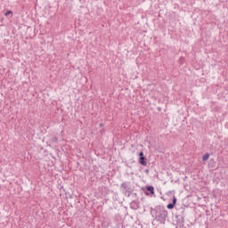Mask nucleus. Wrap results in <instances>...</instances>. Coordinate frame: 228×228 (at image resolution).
Here are the masks:
<instances>
[{"label":"nucleus","instance_id":"obj_1","mask_svg":"<svg viewBox=\"0 0 228 228\" xmlns=\"http://www.w3.org/2000/svg\"><path fill=\"white\" fill-rule=\"evenodd\" d=\"M155 213V220L159 224H165L167 217L168 216V211L165 209L163 206H157L153 209Z\"/></svg>","mask_w":228,"mask_h":228},{"label":"nucleus","instance_id":"obj_2","mask_svg":"<svg viewBox=\"0 0 228 228\" xmlns=\"http://www.w3.org/2000/svg\"><path fill=\"white\" fill-rule=\"evenodd\" d=\"M120 190L126 197H131L133 190L131 189V182H123L120 185Z\"/></svg>","mask_w":228,"mask_h":228},{"label":"nucleus","instance_id":"obj_3","mask_svg":"<svg viewBox=\"0 0 228 228\" xmlns=\"http://www.w3.org/2000/svg\"><path fill=\"white\" fill-rule=\"evenodd\" d=\"M139 163L142 165V167H147V161H145V156L143 155V151L139 152Z\"/></svg>","mask_w":228,"mask_h":228},{"label":"nucleus","instance_id":"obj_4","mask_svg":"<svg viewBox=\"0 0 228 228\" xmlns=\"http://www.w3.org/2000/svg\"><path fill=\"white\" fill-rule=\"evenodd\" d=\"M175 204H177V198H175V196H173V202L167 204V209H174V208H175Z\"/></svg>","mask_w":228,"mask_h":228},{"label":"nucleus","instance_id":"obj_5","mask_svg":"<svg viewBox=\"0 0 228 228\" xmlns=\"http://www.w3.org/2000/svg\"><path fill=\"white\" fill-rule=\"evenodd\" d=\"M130 208H131V209H140V202H138V201H132L131 203H130Z\"/></svg>","mask_w":228,"mask_h":228},{"label":"nucleus","instance_id":"obj_6","mask_svg":"<svg viewBox=\"0 0 228 228\" xmlns=\"http://www.w3.org/2000/svg\"><path fill=\"white\" fill-rule=\"evenodd\" d=\"M176 223L180 228L184 227V217L178 218Z\"/></svg>","mask_w":228,"mask_h":228},{"label":"nucleus","instance_id":"obj_7","mask_svg":"<svg viewBox=\"0 0 228 228\" xmlns=\"http://www.w3.org/2000/svg\"><path fill=\"white\" fill-rule=\"evenodd\" d=\"M146 190H147V191H150V193L151 195H154V187L153 186L149 185L146 187Z\"/></svg>","mask_w":228,"mask_h":228},{"label":"nucleus","instance_id":"obj_8","mask_svg":"<svg viewBox=\"0 0 228 228\" xmlns=\"http://www.w3.org/2000/svg\"><path fill=\"white\" fill-rule=\"evenodd\" d=\"M209 159V153H206L203 157H202V161H208Z\"/></svg>","mask_w":228,"mask_h":228},{"label":"nucleus","instance_id":"obj_9","mask_svg":"<svg viewBox=\"0 0 228 228\" xmlns=\"http://www.w3.org/2000/svg\"><path fill=\"white\" fill-rule=\"evenodd\" d=\"M51 142H53V143H58V137L56 136L52 137Z\"/></svg>","mask_w":228,"mask_h":228},{"label":"nucleus","instance_id":"obj_10","mask_svg":"<svg viewBox=\"0 0 228 228\" xmlns=\"http://www.w3.org/2000/svg\"><path fill=\"white\" fill-rule=\"evenodd\" d=\"M13 13L12 11H8L4 13L5 17H8V15Z\"/></svg>","mask_w":228,"mask_h":228},{"label":"nucleus","instance_id":"obj_11","mask_svg":"<svg viewBox=\"0 0 228 228\" xmlns=\"http://www.w3.org/2000/svg\"><path fill=\"white\" fill-rule=\"evenodd\" d=\"M145 172H146V174H149V169H146Z\"/></svg>","mask_w":228,"mask_h":228},{"label":"nucleus","instance_id":"obj_12","mask_svg":"<svg viewBox=\"0 0 228 228\" xmlns=\"http://www.w3.org/2000/svg\"><path fill=\"white\" fill-rule=\"evenodd\" d=\"M102 126H103L102 123H101V124H100V127H102Z\"/></svg>","mask_w":228,"mask_h":228}]
</instances>
